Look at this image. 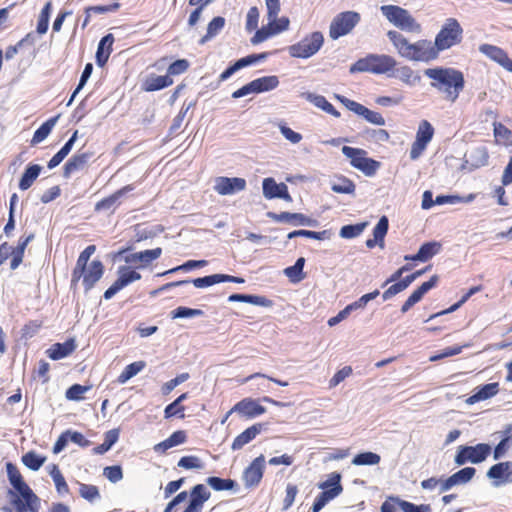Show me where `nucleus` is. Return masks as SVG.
Returning a JSON list of instances; mask_svg holds the SVG:
<instances>
[{
    "label": "nucleus",
    "mask_w": 512,
    "mask_h": 512,
    "mask_svg": "<svg viewBox=\"0 0 512 512\" xmlns=\"http://www.w3.org/2000/svg\"><path fill=\"white\" fill-rule=\"evenodd\" d=\"M178 466L183 469H201L203 463L197 456H184L178 461Z\"/></svg>",
    "instance_id": "64"
},
{
    "label": "nucleus",
    "mask_w": 512,
    "mask_h": 512,
    "mask_svg": "<svg viewBox=\"0 0 512 512\" xmlns=\"http://www.w3.org/2000/svg\"><path fill=\"white\" fill-rule=\"evenodd\" d=\"M79 494L82 498L93 502L100 497L98 488L95 485L80 483Z\"/></svg>",
    "instance_id": "60"
},
{
    "label": "nucleus",
    "mask_w": 512,
    "mask_h": 512,
    "mask_svg": "<svg viewBox=\"0 0 512 512\" xmlns=\"http://www.w3.org/2000/svg\"><path fill=\"white\" fill-rule=\"evenodd\" d=\"M162 254V248L157 247L154 249L144 250L133 253L125 258L127 263H140L137 267L143 268L148 266L151 262L158 259Z\"/></svg>",
    "instance_id": "29"
},
{
    "label": "nucleus",
    "mask_w": 512,
    "mask_h": 512,
    "mask_svg": "<svg viewBox=\"0 0 512 512\" xmlns=\"http://www.w3.org/2000/svg\"><path fill=\"white\" fill-rule=\"evenodd\" d=\"M512 474V463L511 462H501L493 465L487 472V476L490 479L497 480L499 483H504L508 481L510 475Z\"/></svg>",
    "instance_id": "37"
},
{
    "label": "nucleus",
    "mask_w": 512,
    "mask_h": 512,
    "mask_svg": "<svg viewBox=\"0 0 512 512\" xmlns=\"http://www.w3.org/2000/svg\"><path fill=\"white\" fill-rule=\"evenodd\" d=\"M252 81L254 84L255 93L271 91L279 85V79L275 75L263 76Z\"/></svg>",
    "instance_id": "44"
},
{
    "label": "nucleus",
    "mask_w": 512,
    "mask_h": 512,
    "mask_svg": "<svg viewBox=\"0 0 512 512\" xmlns=\"http://www.w3.org/2000/svg\"><path fill=\"white\" fill-rule=\"evenodd\" d=\"M475 473L476 469L473 467H465L457 471L441 482V492L448 491L453 486L468 483L474 477Z\"/></svg>",
    "instance_id": "26"
},
{
    "label": "nucleus",
    "mask_w": 512,
    "mask_h": 512,
    "mask_svg": "<svg viewBox=\"0 0 512 512\" xmlns=\"http://www.w3.org/2000/svg\"><path fill=\"white\" fill-rule=\"evenodd\" d=\"M133 189H134L133 185H126V186L118 189L113 194L98 201L95 204V211L108 210V209L112 208L122 196H124L126 193L132 191Z\"/></svg>",
    "instance_id": "38"
},
{
    "label": "nucleus",
    "mask_w": 512,
    "mask_h": 512,
    "mask_svg": "<svg viewBox=\"0 0 512 512\" xmlns=\"http://www.w3.org/2000/svg\"><path fill=\"white\" fill-rule=\"evenodd\" d=\"M365 226V223L345 225L340 229V236L346 239L357 237L363 232Z\"/></svg>",
    "instance_id": "62"
},
{
    "label": "nucleus",
    "mask_w": 512,
    "mask_h": 512,
    "mask_svg": "<svg viewBox=\"0 0 512 512\" xmlns=\"http://www.w3.org/2000/svg\"><path fill=\"white\" fill-rule=\"evenodd\" d=\"M7 476L14 490H9L8 495L11 505L16 512H39L40 498L24 481L23 476L16 465L11 462L6 464Z\"/></svg>",
    "instance_id": "2"
},
{
    "label": "nucleus",
    "mask_w": 512,
    "mask_h": 512,
    "mask_svg": "<svg viewBox=\"0 0 512 512\" xmlns=\"http://www.w3.org/2000/svg\"><path fill=\"white\" fill-rule=\"evenodd\" d=\"M145 366L146 363L144 361H136L127 365L118 376L117 382L120 384L126 383L129 379H131L140 371H142L145 368Z\"/></svg>",
    "instance_id": "46"
},
{
    "label": "nucleus",
    "mask_w": 512,
    "mask_h": 512,
    "mask_svg": "<svg viewBox=\"0 0 512 512\" xmlns=\"http://www.w3.org/2000/svg\"><path fill=\"white\" fill-rule=\"evenodd\" d=\"M206 265H207V261L206 260H189V261L183 263L182 265H179V266L171 268V269H169L167 271L158 273L157 276L161 277V276H165L167 274L175 273L177 271H188V270H191L193 268H201V267H204Z\"/></svg>",
    "instance_id": "56"
},
{
    "label": "nucleus",
    "mask_w": 512,
    "mask_h": 512,
    "mask_svg": "<svg viewBox=\"0 0 512 512\" xmlns=\"http://www.w3.org/2000/svg\"><path fill=\"white\" fill-rule=\"evenodd\" d=\"M265 469V458L263 455L256 457L243 472L245 487L253 488L261 482Z\"/></svg>",
    "instance_id": "18"
},
{
    "label": "nucleus",
    "mask_w": 512,
    "mask_h": 512,
    "mask_svg": "<svg viewBox=\"0 0 512 512\" xmlns=\"http://www.w3.org/2000/svg\"><path fill=\"white\" fill-rule=\"evenodd\" d=\"M463 40V28L456 18H448L441 26L433 42L435 49L440 55L442 51L459 45Z\"/></svg>",
    "instance_id": "7"
},
{
    "label": "nucleus",
    "mask_w": 512,
    "mask_h": 512,
    "mask_svg": "<svg viewBox=\"0 0 512 512\" xmlns=\"http://www.w3.org/2000/svg\"><path fill=\"white\" fill-rule=\"evenodd\" d=\"M331 189L333 192L339 194H353L356 185L351 179L341 176L332 184Z\"/></svg>",
    "instance_id": "49"
},
{
    "label": "nucleus",
    "mask_w": 512,
    "mask_h": 512,
    "mask_svg": "<svg viewBox=\"0 0 512 512\" xmlns=\"http://www.w3.org/2000/svg\"><path fill=\"white\" fill-rule=\"evenodd\" d=\"M442 249V244L438 241H430L422 244L418 252L414 255H406L404 257L407 261H420L426 262L433 256L437 255Z\"/></svg>",
    "instance_id": "28"
},
{
    "label": "nucleus",
    "mask_w": 512,
    "mask_h": 512,
    "mask_svg": "<svg viewBox=\"0 0 512 512\" xmlns=\"http://www.w3.org/2000/svg\"><path fill=\"white\" fill-rule=\"evenodd\" d=\"M307 99L311 101L316 107L322 109L326 113L339 118L340 112L322 95L308 94Z\"/></svg>",
    "instance_id": "45"
},
{
    "label": "nucleus",
    "mask_w": 512,
    "mask_h": 512,
    "mask_svg": "<svg viewBox=\"0 0 512 512\" xmlns=\"http://www.w3.org/2000/svg\"><path fill=\"white\" fill-rule=\"evenodd\" d=\"M393 72L394 77L405 85L415 86L421 82L420 74L408 65L396 66Z\"/></svg>",
    "instance_id": "32"
},
{
    "label": "nucleus",
    "mask_w": 512,
    "mask_h": 512,
    "mask_svg": "<svg viewBox=\"0 0 512 512\" xmlns=\"http://www.w3.org/2000/svg\"><path fill=\"white\" fill-rule=\"evenodd\" d=\"M387 37L401 58L413 62L428 63L439 58L435 46L431 40L419 39L414 43L400 32L389 30Z\"/></svg>",
    "instance_id": "3"
},
{
    "label": "nucleus",
    "mask_w": 512,
    "mask_h": 512,
    "mask_svg": "<svg viewBox=\"0 0 512 512\" xmlns=\"http://www.w3.org/2000/svg\"><path fill=\"white\" fill-rule=\"evenodd\" d=\"M206 482L216 491L232 490L237 485L232 479H223L216 476L208 477Z\"/></svg>",
    "instance_id": "53"
},
{
    "label": "nucleus",
    "mask_w": 512,
    "mask_h": 512,
    "mask_svg": "<svg viewBox=\"0 0 512 512\" xmlns=\"http://www.w3.org/2000/svg\"><path fill=\"white\" fill-rule=\"evenodd\" d=\"M341 151L349 159L353 168L358 169L368 177L374 176L381 166L380 162L367 157V151L364 149L343 146Z\"/></svg>",
    "instance_id": "9"
},
{
    "label": "nucleus",
    "mask_w": 512,
    "mask_h": 512,
    "mask_svg": "<svg viewBox=\"0 0 512 512\" xmlns=\"http://www.w3.org/2000/svg\"><path fill=\"white\" fill-rule=\"evenodd\" d=\"M189 68V62L186 59H178L171 63L167 69V75L174 76L185 73Z\"/></svg>",
    "instance_id": "63"
},
{
    "label": "nucleus",
    "mask_w": 512,
    "mask_h": 512,
    "mask_svg": "<svg viewBox=\"0 0 512 512\" xmlns=\"http://www.w3.org/2000/svg\"><path fill=\"white\" fill-rule=\"evenodd\" d=\"M482 287L479 285V286H474V287H471L468 292L455 304H453L451 307L443 310V311H440L438 313H435L433 315L430 316L429 319H433V318H436L440 315H444V314H448V313H452L454 312L455 310H457L460 306H462L472 295H474L475 293L481 291Z\"/></svg>",
    "instance_id": "55"
},
{
    "label": "nucleus",
    "mask_w": 512,
    "mask_h": 512,
    "mask_svg": "<svg viewBox=\"0 0 512 512\" xmlns=\"http://www.w3.org/2000/svg\"><path fill=\"white\" fill-rule=\"evenodd\" d=\"M78 137V131L75 130L70 139L64 144V146L49 160L47 166L49 169H53L58 166L70 153L73 145Z\"/></svg>",
    "instance_id": "41"
},
{
    "label": "nucleus",
    "mask_w": 512,
    "mask_h": 512,
    "mask_svg": "<svg viewBox=\"0 0 512 512\" xmlns=\"http://www.w3.org/2000/svg\"><path fill=\"white\" fill-rule=\"evenodd\" d=\"M118 277L114 283L104 292L105 299H111L117 292L129 284L141 279V274L130 266H120L117 271Z\"/></svg>",
    "instance_id": "14"
},
{
    "label": "nucleus",
    "mask_w": 512,
    "mask_h": 512,
    "mask_svg": "<svg viewBox=\"0 0 512 512\" xmlns=\"http://www.w3.org/2000/svg\"><path fill=\"white\" fill-rule=\"evenodd\" d=\"M439 277L437 275H433L428 281L422 283L403 303L401 306V312H408L416 303H418L423 296L432 288L436 287L438 284Z\"/></svg>",
    "instance_id": "22"
},
{
    "label": "nucleus",
    "mask_w": 512,
    "mask_h": 512,
    "mask_svg": "<svg viewBox=\"0 0 512 512\" xmlns=\"http://www.w3.org/2000/svg\"><path fill=\"white\" fill-rule=\"evenodd\" d=\"M304 264H305V259L303 257L298 258L293 266L287 267L284 270L285 275L292 282L301 281L305 277V275L303 274Z\"/></svg>",
    "instance_id": "50"
},
{
    "label": "nucleus",
    "mask_w": 512,
    "mask_h": 512,
    "mask_svg": "<svg viewBox=\"0 0 512 512\" xmlns=\"http://www.w3.org/2000/svg\"><path fill=\"white\" fill-rule=\"evenodd\" d=\"M479 51L486 55L491 60L497 62L499 65H501L503 68L505 67L506 63L510 59L506 51H504L502 48L491 45V44H482L479 47Z\"/></svg>",
    "instance_id": "36"
},
{
    "label": "nucleus",
    "mask_w": 512,
    "mask_h": 512,
    "mask_svg": "<svg viewBox=\"0 0 512 512\" xmlns=\"http://www.w3.org/2000/svg\"><path fill=\"white\" fill-rule=\"evenodd\" d=\"M424 74L430 86L450 103H455L465 88V77L459 69L438 66L425 69Z\"/></svg>",
    "instance_id": "1"
},
{
    "label": "nucleus",
    "mask_w": 512,
    "mask_h": 512,
    "mask_svg": "<svg viewBox=\"0 0 512 512\" xmlns=\"http://www.w3.org/2000/svg\"><path fill=\"white\" fill-rule=\"evenodd\" d=\"M267 8L268 22L272 24L277 34L286 31L289 27V19L287 17L277 18L280 12V0H265Z\"/></svg>",
    "instance_id": "20"
},
{
    "label": "nucleus",
    "mask_w": 512,
    "mask_h": 512,
    "mask_svg": "<svg viewBox=\"0 0 512 512\" xmlns=\"http://www.w3.org/2000/svg\"><path fill=\"white\" fill-rule=\"evenodd\" d=\"M96 246L88 245L78 256L71 275V287H76L82 279L86 291L91 290L104 274V265L100 260L89 263L90 257L95 253Z\"/></svg>",
    "instance_id": "4"
},
{
    "label": "nucleus",
    "mask_w": 512,
    "mask_h": 512,
    "mask_svg": "<svg viewBox=\"0 0 512 512\" xmlns=\"http://www.w3.org/2000/svg\"><path fill=\"white\" fill-rule=\"evenodd\" d=\"M59 119V115L49 118L46 120L35 132L32 137V144H38L45 140L51 133L52 129L56 125Z\"/></svg>",
    "instance_id": "43"
},
{
    "label": "nucleus",
    "mask_w": 512,
    "mask_h": 512,
    "mask_svg": "<svg viewBox=\"0 0 512 512\" xmlns=\"http://www.w3.org/2000/svg\"><path fill=\"white\" fill-rule=\"evenodd\" d=\"M42 171V167L38 164L29 165L19 181V189L22 191L28 190L35 180L38 178Z\"/></svg>",
    "instance_id": "39"
},
{
    "label": "nucleus",
    "mask_w": 512,
    "mask_h": 512,
    "mask_svg": "<svg viewBox=\"0 0 512 512\" xmlns=\"http://www.w3.org/2000/svg\"><path fill=\"white\" fill-rule=\"evenodd\" d=\"M360 15L354 11H345L337 14L329 27V36L336 40L349 34L359 23Z\"/></svg>",
    "instance_id": "11"
},
{
    "label": "nucleus",
    "mask_w": 512,
    "mask_h": 512,
    "mask_svg": "<svg viewBox=\"0 0 512 512\" xmlns=\"http://www.w3.org/2000/svg\"><path fill=\"white\" fill-rule=\"evenodd\" d=\"M491 453V447L485 443H479L475 446H459L455 456V463L459 466L467 462L480 463L483 462Z\"/></svg>",
    "instance_id": "12"
},
{
    "label": "nucleus",
    "mask_w": 512,
    "mask_h": 512,
    "mask_svg": "<svg viewBox=\"0 0 512 512\" xmlns=\"http://www.w3.org/2000/svg\"><path fill=\"white\" fill-rule=\"evenodd\" d=\"M380 9L387 20L400 30L416 34L422 31L421 24L408 10L397 5H384Z\"/></svg>",
    "instance_id": "8"
},
{
    "label": "nucleus",
    "mask_w": 512,
    "mask_h": 512,
    "mask_svg": "<svg viewBox=\"0 0 512 512\" xmlns=\"http://www.w3.org/2000/svg\"><path fill=\"white\" fill-rule=\"evenodd\" d=\"M189 495V503L183 512H202L204 504L211 497L210 491L203 484L192 487L190 492L182 491L177 494L166 506L163 512H172L175 506L186 500Z\"/></svg>",
    "instance_id": "6"
},
{
    "label": "nucleus",
    "mask_w": 512,
    "mask_h": 512,
    "mask_svg": "<svg viewBox=\"0 0 512 512\" xmlns=\"http://www.w3.org/2000/svg\"><path fill=\"white\" fill-rule=\"evenodd\" d=\"M324 36L315 31L306 35L301 41L289 46V54L294 58L306 59L315 55L323 46Z\"/></svg>",
    "instance_id": "10"
},
{
    "label": "nucleus",
    "mask_w": 512,
    "mask_h": 512,
    "mask_svg": "<svg viewBox=\"0 0 512 512\" xmlns=\"http://www.w3.org/2000/svg\"><path fill=\"white\" fill-rule=\"evenodd\" d=\"M76 348L74 339H68L64 343H55L47 349V356L52 360H60L69 356Z\"/></svg>",
    "instance_id": "31"
},
{
    "label": "nucleus",
    "mask_w": 512,
    "mask_h": 512,
    "mask_svg": "<svg viewBox=\"0 0 512 512\" xmlns=\"http://www.w3.org/2000/svg\"><path fill=\"white\" fill-rule=\"evenodd\" d=\"M228 301L245 302L260 306H268L271 303V301L265 297L247 294H232L229 296Z\"/></svg>",
    "instance_id": "47"
},
{
    "label": "nucleus",
    "mask_w": 512,
    "mask_h": 512,
    "mask_svg": "<svg viewBox=\"0 0 512 512\" xmlns=\"http://www.w3.org/2000/svg\"><path fill=\"white\" fill-rule=\"evenodd\" d=\"M224 25H225V19L223 17L217 16V17L213 18L209 22V24L207 26L206 35L203 36L200 43H205L207 40L216 36L223 29Z\"/></svg>",
    "instance_id": "54"
},
{
    "label": "nucleus",
    "mask_w": 512,
    "mask_h": 512,
    "mask_svg": "<svg viewBox=\"0 0 512 512\" xmlns=\"http://www.w3.org/2000/svg\"><path fill=\"white\" fill-rule=\"evenodd\" d=\"M92 157L91 152H77L63 167V176L69 178L73 173L83 170Z\"/></svg>",
    "instance_id": "27"
},
{
    "label": "nucleus",
    "mask_w": 512,
    "mask_h": 512,
    "mask_svg": "<svg viewBox=\"0 0 512 512\" xmlns=\"http://www.w3.org/2000/svg\"><path fill=\"white\" fill-rule=\"evenodd\" d=\"M113 42L114 37L112 34H107L100 40L96 51V63L98 66L103 67L107 63L112 52Z\"/></svg>",
    "instance_id": "34"
},
{
    "label": "nucleus",
    "mask_w": 512,
    "mask_h": 512,
    "mask_svg": "<svg viewBox=\"0 0 512 512\" xmlns=\"http://www.w3.org/2000/svg\"><path fill=\"white\" fill-rule=\"evenodd\" d=\"M246 180L239 177H218L215 181L214 189L220 195H230L244 190Z\"/></svg>",
    "instance_id": "21"
},
{
    "label": "nucleus",
    "mask_w": 512,
    "mask_h": 512,
    "mask_svg": "<svg viewBox=\"0 0 512 512\" xmlns=\"http://www.w3.org/2000/svg\"><path fill=\"white\" fill-rule=\"evenodd\" d=\"M50 475L54 481L57 492L61 495L68 494V484L66 483V480L57 465H52Z\"/></svg>",
    "instance_id": "51"
},
{
    "label": "nucleus",
    "mask_w": 512,
    "mask_h": 512,
    "mask_svg": "<svg viewBox=\"0 0 512 512\" xmlns=\"http://www.w3.org/2000/svg\"><path fill=\"white\" fill-rule=\"evenodd\" d=\"M263 430L262 423H256L245 429L242 433L236 436L231 444L233 451L242 449L246 444L250 443L260 434Z\"/></svg>",
    "instance_id": "30"
},
{
    "label": "nucleus",
    "mask_w": 512,
    "mask_h": 512,
    "mask_svg": "<svg viewBox=\"0 0 512 512\" xmlns=\"http://www.w3.org/2000/svg\"><path fill=\"white\" fill-rule=\"evenodd\" d=\"M499 392V383H488L476 388V391L467 399L468 404H474L480 401L487 400L495 396Z\"/></svg>",
    "instance_id": "33"
},
{
    "label": "nucleus",
    "mask_w": 512,
    "mask_h": 512,
    "mask_svg": "<svg viewBox=\"0 0 512 512\" xmlns=\"http://www.w3.org/2000/svg\"><path fill=\"white\" fill-rule=\"evenodd\" d=\"M276 34L277 32L272 28V24L268 22L267 25L262 26L260 29H256L254 36L251 38V43L254 45L262 43Z\"/></svg>",
    "instance_id": "58"
},
{
    "label": "nucleus",
    "mask_w": 512,
    "mask_h": 512,
    "mask_svg": "<svg viewBox=\"0 0 512 512\" xmlns=\"http://www.w3.org/2000/svg\"><path fill=\"white\" fill-rule=\"evenodd\" d=\"M266 412V408L259 404L258 400L253 398H244L237 402L227 413L226 418L232 413H238L247 419H253Z\"/></svg>",
    "instance_id": "17"
},
{
    "label": "nucleus",
    "mask_w": 512,
    "mask_h": 512,
    "mask_svg": "<svg viewBox=\"0 0 512 512\" xmlns=\"http://www.w3.org/2000/svg\"><path fill=\"white\" fill-rule=\"evenodd\" d=\"M388 227H389L388 218L386 216H382L373 229V236L376 240L379 241V246L381 248L384 247V238L387 234Z\"/></svg>",
    "instance_id": "57"
},
{
    "label": "nucleus",
    "mask_w": 512,
    "mask_h": 512,
    "mask_svg": "<svg viewBox=\"0 0 512 512\" xmlns=\"http://www.w3.org/2000/svg\"><path fill=\"white\" fill-rule=\"evenodd\" d=\"M434 135V128L427 120H422L418 126L416 139L411 145L410 158L416 160L426 149Z\"/></svg>",
    "instance_id": "15"
},
{
    "label": "nucleus",
    "mask_w": 512,
    "mask_h": 512,
    "mask_svg": "<svg viewBox=\"0 0 512 512\" xmlns=\"http://www.w3.org/2000/svg\"><path fill=\"white\" fill-rule=\"evenodd\" d=\"M78 137V131L75 130L70 139L64 144V146L49 160L47 166L49 169H53L58 166L70 153L73 145Z\"/></svg>",
    "instance_id": "40"
},
{
    "label": "nucleus",
    "mask_w": 512,
    "mask_h": 512,
    "mask_svg": "<svg viewBox=\"0 0 512 512\" xmlns=\"http://www.w3.org/2000/svg\"><path fill=\"white\" fill-rule=\"evenodd\" d=\"M398 506L403 512H431V507L428 504L415 505L406 500L396 498Z\"/></svg>",
    "instance_id": "59"
},
{
    "label": "nucleus",
    "mask_w": 512,
    "mask_h": 512,
    "mask_svg": "<svg viewBox=\"0 0 512 512\" xmlns=\"http://www.w3.org/2000/svg\"><path fill=\"white\" fill-rule=\"evenodd\" d=\"M397 61L387 54H368L366 57L357 60L351 67L350 72H369L380 75L387 74L395 69Z\"/></svg>",
    "instance_id": "5"
},
{
    "label": "nucleus",
    "mask_w": 512,
    "mask_h": 512,
    "mask_svg": "<svg viewBox=\"0 0 512 512\" xmlns=\"http://www.w3.org/2000/svg\"><path fill=\"white\" fill-rule=\"evenodd\" d=\"M262 187L263 194L267 199L281 198L286 201L291 200L286 184H278L273 178H265Z\"/></svg>",
    "instance_id": "25"
},
{
    "label": "nucleus",
    "mask_w": 512,
    "mask_h": 512,
    "mask_svg": "<svg viewBox=\"0 0 512 512\" xmlns=\"http://www.w3.org/2000/svg\"><path fill=\"white\" fill-rule=\"evenodd\" d=\"M341 102L350 111L356 113L357 115L362 116L368 122H370L374 125H378V126H382L385 124V119L379 112L372 111V110L368 109L367 107H365L364 105H362L354 100L347 99V98H342Z\"/></svg>",
    "instance_id": "19"
},
{
    "label": "nucleus",
    "mask_w": 512,
    "mask_h": 512,
    "mask_svg": "<svg viewBox=\"0 0 512 512\" xmlns=\"http://www.w3.org/2000/svg\"><path fill=\"white\" fill-rule=\"evenodd\" d=\"M45 461V456H41L34 451H29L22 456V463L33 471L39 470Z\"/></svg>",
    "instance_id": "48"
},
{
    "label": "nucleus",
    "mask_w": 512,
    "mask_h": 512,
    "mask_svg": "<svg viewBox=\"0 0 512 512\" xmlns=\"http://www.w3.org/2000/svg\"><path fill=\"white\" fill-rule=\"evenodd\" d=\"M90 389V386H83L80 384H73L66 391V398L68 400L79 401L84 398V394Z\"/></svg>",
    "instance_id": "61"
},
{
    "label": "nucleus",
    "mask_w": 512,
    "mask_h": 512,
    "mask_svg": "<svg viewBox=\"0 0 512 512\" xmlns=\"http://www.w3.org/2000/svg\"><path fill=\"white\" fill-rule=\"evenodd\" d=\"M381 457L377 453L374 452H362L357 454L352 459V464L357 466L362 465H377L380 463Z\"/></svg>",
    "instance_id": "52"
},
{
    "label": "nucleus",
    "mask_w": 512,
    "mask_h": 512,
    "mask_svg": "<svg viewBox=\"0 0 512 512\" xmlns=\"http://www.w3.org/2000/svg\"><path fill=\"white\" fill-rule=\"evenodd\" d=\"M268 216L275 222H286V223H289L294 226H298V225L315 226L317 224L316 220L311 219L302 213L269 212Z\"/></svg>",
    "instance_id": "23"
},
{
    "label": "nucleus",
    "mask_w": 512,
    "mask_h": 512,
    "mask_svg": "<svg viewBox=\"0 0 512 512\" xmlns=\"http://www.w3.org/2000/svg\"><path fill=\"white\" fill-rule=\"evenodd\" d=\"M495 142L498 145L512 146V131L500 122L493 123Z\"/></svg>",
    "instance_id": "42"
},
{
    "label": "nucleus",
    "mask_w": 512,
    "mask_h": 512,
    "mask_svg": "<svg viewBox=\"0 0 512 512\" xmlns=\"http://www.w3.org/2000/svg\"><path fill=\"white\" fill-rule=\"evenodd\" d=\"M268 57V53H260V54H251L246 57H243L237 60L233 65L226 68L219 76L220 81H225L229 77H231L236 71L247 67L249 65L255 64L259 61L265 60Z\"/></svg>",
    "instance_id": "24"
},
{
    "label": "nucleus",
    "mask_w": 512,
    "mask_h": 512,
    "mask_svg": "<svg viewBox=\"0 0 512 512\" xmlns=\"http://www.w3.org/2000/svg\"><path fill=\"white\" fill-rule=\"evenodd\" d=\"M173 84V79L168 75H150L143 82V90L146 92H153L164 89Z\"/></svg>",
    "instance_id": "35"
},
{
    "label": "nucleus",
    "mask_w": 512,
    "mask_h": 512,
    "mask_svg": "<svg viewBox=\"0 0 512 512\" xmlns=\"http://www.w3.org/2000/svg\"><path fill=\"white\" fill-rule=\"evenodd\" d=\"M190 283H192L196 288L209 287V286L221 283L220 274H213V275H208L205 277H199V278H195L191 281L190 280H178V281H174V282H169V283L162 285L158 289L151 291L150 295L152 297H154V296H157L159 293L167 291L173 287L184 286V285H188Z\"/></svg>",
    "instance_id": "16"
},
{
    "label": "nucleus",
    "mask_w": 512,
    "mask_h": 512,
    "mask_svg": "<svg viewBox=\"0 0 512 512\" xmlns=\"http://www.w3.org/2000/svg\"><path fill=\"white\" fill-rule=\"evenodd\" d=\"M341 475L337 472H333L329 475L328 480L321 483L319 488L323 491L316 497L314 504L316 507L323 508L329 501L336 498L343 491V487L340 483Z\"/></svg>",
    "instance_id": "13"
}]
</instances>
